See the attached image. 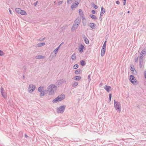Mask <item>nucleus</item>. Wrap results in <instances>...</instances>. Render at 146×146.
<instances>
[{
	"label": "nucleus",
	"instance_id": "10",
	"mask_svg": "<svg viewBox=\"0 0 146 146\" xmlns=\"http://www.w3.org/2000/svg\"><path fill=\"white\" fill-rule=\"evenodd\" d=\"M79 25L77 24H76V23H74L71 29L72 31H73L75 29H76L78 27Z\"/></svg>",
	"mask_w": 146,
	"mask_h": 146
},
{
	"label": "nucleus",
	"instance_id": "22",
	"mask_svg": "<svg viewBox=\"0 0 146 146\" xmlns=\"http://www.w3.org/2000/svg\"><path fill=\"white\" fill-rule=\"evenodd\" d=\"M143 62V60H139V67L141 68H142Z\"/></svg>",
	"mask_w": 146,
	"mask_h": 146
},
{
	"label": "nucleus",
	"instance_id": "38",
	"mask_svg": "<svg viewBox=\"0 0 146 146\" xmlns=\"http://www.w3.org/2000/svg\"><path fill=\"white\" fill-rule=\"evenodd\" d=\"M78 67V65L77 64H75L73 66V68L74 69H76Z\"/></svg>",
	"mask_w": 146,
	"mask_h": 146
},
{
	"label": "nucleus",
	"instance_id": "24",
	"mask_svg": "<svg viewBox=\"0 0 146 146\" xmlns=\"http://www.w3.org/2000/svg\"><path fill=\"white\" fill-rule=\"evenodd\" d=\"M81 78V77L79 76H76L74 77V80H80Z\"/></svg>",
	"mask_w": 146,
	"mask_h": 146
},
{
	"label": "nucleus",
	"instance_id": "17",
	"mask_svg": "<svg viewBox=\"0 0 146 146\" xmlns=\"http://www.w3.org/2000/svg\"><path fill=\"white\" fill-rule=\"evenodd\" d=\"M82 23L83 25L85 26L86 25V19L85 17H83L82 18Z\"/></svg>",
	"mask_w": 146,
	"mask_h": 146
},
{
	"label": "nucleus",
	"instance_id": "28",
	"mask_svg": "<svg viewBox=\"0 0 146 146\" xmlns=\"http://www.w3.org/2000/svg\"><path fill=\"white\" fill-rule=\"evenodd\" d=\"M20 14L22 15H26L27 14L26 12L24 10H21V11L20 13Z\"/></svg>",
	"mask_w": 146,
	"mask_h": 146
},
{
	"label": "nucleus",
	"instance_id": "45",
	"mask_svg": "<svg viewBox=\"0 0 146 146\" xmlns=\"http://www.w3.org/2000/svg\"><path fill=\"white\" fill-rule=\"evenodd\" d=\"M45 39V37H44L42 38H40L38 40L39 41H42V40H44Z\"/></svg>",
	"mask_w": 146,
	"mask_h": 146
},
{
	"label": "nucleus",
	"instance_id": "36",
	"mask_svg": "<svg viewBox=\"0 0 146 146\" xmlns=\"http://www.w3.org/2000/svg\"><path fill=\"white\" fill-rule=\"evenodd\" d=\"M130 69L131 71H133L135 69L134 66L133 65V67H132L131 66H130Z\"/></svg>",
	"mask_w": 146,
	"mask_h": 146
},
{
	"label": "nucleus",
	"instance_id": "52",
	"mask_svg": "<svg viewBox=\"0 0 146 146\" xmlns=\"http://www.w3.org/2000/svg\"><path fill=\"white\" fill-rule=\"evenodd\" d=\"M23 79H24L25 78V76L24 75H23Z\"/></svg>",
	"mask_w": 146,
	"mask_h": 146
},
{
	"label": "nucleus",
	"instance_id": "6",
	"mask_svg": "<svg viewBox=\"0 0 146 146\" xmlns=\"http://www.w3.org/2000/svg\"><path fill=\"white\" fill-rule=\"evenodd\" d=\"M130 80L131 82L134 85H136L138 84L137 81L134 76L132 75L130 76Z\"/></svg>",
	"mask_w": 146,
	"mask_h": 146
},
{
	"label": "nucleus",
	"instance_id": "3",
	"mask_svg": "<svg viewBox=\"0 0 146 146\" xmlns=\"http://www.w3.org/2000/svg\"><path fill=\"white\" fill-rule=\"evenodd\" d=\"M65 98V95L64 94L59 95L57 98H55L52 101L53 103H56L58 102H59L64 100Z\"/></svg>",
	"mask_w": 146,
	"mask_h": 146
},
{
	"label": "nucleus",
	"instance_id": "5",
	"mask_svg": "<svg viewBox=\"0 0 146 146\" xmlns=\"http://www.w3.org/2000/svg\"><path fill=\"white\" fill-rule=\"evenodd\" d=\"M146 55V49H143L140 53L139 60H143L144 57Z\"/></svg>",
	"mask_w": 146,
	"mask_h": 146
},
{
	"label": "nucleus",
	"instance_id": "23",
	"mask_svg": "<svg viewBox=\"0 0 146 146\" xmlns=\"http://www.w3.org/2000/svg\"><path fill=\"white\" fill-rule=\"evenodd\" d=\"M21 10V8H17L15 9V11L18 14H20Z\"/></svg>",
	"mask_w": 146,
	"mask_h": 146
},
{
	"label": "nucleus",
	"instance_id": "9",
	"mask_svg": "<svg viewBox=\"0 0 146 146\" xmlns=\"http://www.w3.org/2000/svg\"><path fill=\"white\" fill-rule=\"evenodd\" d=\"M66 81L64 79H60L58 80L56 83V84L59 86L60 85H62L64 83H66Z\"/></svg>",
	"mask_w": 146,
	"mask_h": 146
},
{
	"label": "nucleus",
	"instance_id": "18",
	"mask_svg": "<svg viewBox=\"0 0 146 146\" xmlns=\"http://www.w3.org/2000/svg\"><path fill=\"white\" fill-rule=\"evenodd\" d=\"M79 4V3L77 2L76 3H73L71 6V8L72 9H73V8H76L78 6V5Z\"/></svg>",
	"mask_w": 146,
	"mask_h": 146
},
{
	"label": "nucleus",
	"instance_id": "30",
	"mask_svg": "<svg viewBox=\"0 0 146 146\" xmlns=\"http://www.w3.org/2000/svg\"><path fill=\"white\" fill-rule=\"evenodd\" d=\"M84 40L85 42L87 44H88L89 43V40L88 38H86V37H85L84 38Z\"/></svg>",
	"mask_w": 146,
	"mask_h": 146
},
{
	"label": "nucleus",
	"instance_id": "34",
	"mask_svg": "<svg viewBox=\"0 0 146 146\" xmlns=\"http://www.w3.org/2000/svg\"><path fill=\"white\" fill-rule=\"evenodd\" d=\"M74 0H67V3L68 4H71L72 3Z\"/></svg>",
	"mask_w": 146,
	"mask_h": 146
},
{
	"label": "nucleus",
	"instance_id": "40",
	"mask_svg": "<svg viewBox=\"0 0 146 146\" xmlns=\"http://www.w3.org/2000/svg\"><path fill=\"white\" fill-rule=\"evenodd\" d=\"M4 52L2 50H0V56H2L4 55Z\"/></svg>",
	"mask_w": 146,
	"mask_h": 146
},
{
	"label": "nucleus",
	"instance_id": "55",
	"mask_svg": "<svg viewBox=\"0 0 146 146\" xmlns=\"http://www.w3.org/2000/svg\"><path fill=\"white\" fill-rule=\"evenodd\" d=\"M49 60L50 61H51V60H52V59H49Z\"/></svg>",
	"mask_w": 146,
	"mask_h": 146
},
{
	"label": "nucleus",
	"instance_id": "48",
	"mask_svg": "<svg viewBox=\"0 0 146 146\" xmlns=\"http://www.w3.org/2000/svg\"><path fill=\"white\" fill-rule=\"evenodd\" d=\"M116 3L118 5H119L120 4V2L119 1H117Z\"/></svg>",
	"mask_w": 146,
	"mask_h": 146
},
{
	"label": "nucleus",
	"instance_id": "14",
	"mask_svg": "<svg viewBox=\"0 0 146 146\" xmlns=\"http://www.w3.org/2000/svg\"><path fill=\"white\" fill-rule=\"evenodd\" d=\"M111 87L110 86L106 85L104 87V89L107 91L108 92H109L110 91V89H111Z\"/></svg>",
	"mask_w": 146,
	"mask_h": 146
},
{
	"label": "nucleus",
	"instance_id": "21",
	"mask_svg": "<svg viewBox=\"0 0 146 146\" xmlns=\"http://www.w3.org/2000/svg\"><path fill=\"white\" fill-rule=\"evenodd\" d=\"M45 44L44 42L40 43L37 44L36 46L37 47H40L45 45Z\"/></svg>",
	"mask_w": 146,
	"mask_h": 146
},
{
	"label": "nucleus",
	"instance_id": "46",
	"mask_svg": "<svg viewBox=\"0 0 146 146\" xmlns=\"http://www.w3.org/2000/svg\"><path fill=\"white\" fill-rule=\"evenodd\" d=\"M92 12L93 14H95L96 13V11L94 10H92Z\"/></svg>",
	"mask_w": 146,
	"mask_h": 146
},
{
	"label": "nucleus",
	"instance_id": "56",
	"mask_svg": "<svg viewBox=\"0 0 146 146\" xmlns=\"http://www.w3.org/2000/svg\"><path fill=\"white\" fill-rule=\"evenodd\" d=\"M102 83H101L100 84V85H102Z\"/></svg>",
	"mask_w": 146,
	"mask_h": 146
},
{
	"label": "nucleus",
	"instance_id": "58",
	"mask_svg": "<svg viewBox=\"0 0 146 146\" xmlns=\"http://www.w3.org/2000/svg\"><path fill=\"white\" fill-rule=\"evenodd\" d=\"M56 1H55L54 2V3H56Z\"/></svg>",
	"mask_w": 146,
	"mask_h": 146
},
{
	"label": "nucleus",
	"instance_id": "37",
	"mask_svg": "<svg viewBox=\"0 0 146 146\" xmlns=\"http://www.w3.org/2000/svg\"><path fill=\"white\" fill-rule=\"evenodd\" d=\"M138 60V57L137 56L136 57L135 59V62L137 63Z\"/></svg>",
	"mask_w": 146,
	"mask_h": 146
},
{
	"label": "nucleus",
	"instance_id": "50",
	"mask_svg": "<svg viewBox=\"0 0 146 146\" xmlns=\"http://www.w3.org/2000/svg\"><path fill=\"white\" fill-rule=\"evenodd\" d=\"M100 17V18H99V19H100V21H102V17Z\"/></svg>",
	"mask_w": 146,
	"mask_h": 146
},
{
	"label": "nucleus",
	"instance_id": "11",
	"mask_svg": "<svg viewBox=\"0 0 146 146\" xmlns=\"http://www.w3.org/2000/svg\"><path fill=\"white\" fill-rule=\"evenodd\" d=\"M81 21V19L80 17H78L75 20L74 23L79 25Z\"/></svg>",
	"mask_w": 146,
	"mask_h": 146
},
{
	"label": "nucleus",
	"instance_id": "25",
	"mask_svg": "<svg viewBox=\"0 0 146 146\" xmlns=\"http://www.w3.org/2000/svg\"><path fill=\"white\" fill-rule=\"evenodd\" d=\"M81 72L82 70L80 69H78L75 71V73L76 74H78L80 73Z\"/></svg>",
	"mask_w": 146,
	"mask_h": 146
},
{
	"label": "nucleus",
	"instance_id": "12",
	"mask_svg": "<svg viewBox=\"0 0 146 146\" xmlns=\"http://www.w3.org/2000/svg\"><path fill=\"white\" fill-rule=\"evenodd\" d=\"M89 26H90L92 29H94L96 28V25L94 23H90L89 24Z\"/></svg>",
	"mask_w": 146,
	"mask_h": 146
},
{
	"label": "nucleus",
	"instance_id": "53",
	"mask_svg": "<svg viewBox=\"0 0 146 146\" xmlns=\"http://www.w3.org/2000/svg\"><path fill=\"white\" fill-rule=\"evenodd\" d=\"M25 137H26V138H27V137H28V136H27V135L26 134H25Z\"/></svg>",
	"mask_w": 146,
	"mask_h": 146
},
{
	"label": "nucleus",
	"instance_id": "54",
	"mask_svg": "<svg viewBox=\"0 0 146 146\" xmlns=\"http://www.w3.org/2000/svg\"><path fill=\"white\" fill-rule=\"evenodd\" d=\"M106 41L104 42V44L105 43V44H106Z\"/></svg>",
	"mask_w": 146,
	"mask_h": 146
},
{
	"label": "nucleus",
	"instance_id": "41",
	"mask_svg": "<svg viewBox=\"0 0 146 146\" xmlns=\"http://www.w3.org/2000/svg\"><path fill=\"white\" fill-rule=\"evenodd\" d=\"M88 81H89V82H90V80H91L90 75V74H89L88 75Z\"/></svg>",
	"mask_w": 146,
	"mask_h": 146
},
{
	"label": "nucleus",
	"instance_id": "26",
	"mask_svg": "<svg viewBox=\"0 0 146 146\" xmlns=\"http://www.w3.org/2000/svg\"><path fill=\"white\" fill-rule=\"evenodd\" d=\"M60 46H58V47H57L56 49L54 50L53 51V52H54L55 53V56L57 54V53L58 52V50L59 48L60 47Z\"/></svg>",
	"mask_w": 146,
	"mask_h": 146
},
{
	"label": "nucleus",
	"instance_id": "59",
	"mask_svg": "<svg viewBox=\"0 0 146 146\" xmlns=\"http://www.w3.org/2000/svg\"><path fill=\"white\" fill-rule=\"evenodd\" d=\"M123 1H126V0H123Z\"/></svg>",
	"mask_w": 146,
	"mask_h": 146
},
{
	"label": "nucleus",
	"instance_id": "13",
	"mask_svg": "<svg viewBox=\"0 0 146 146\" xmlns=\"http://www.w3.org/2000/svg\"><path fill=\"white\" fill-rule=\"evenodd\" d=\"M84 48V46L82 44H81V45L80 46L79 48V51L82 53L83 51V49Z\"/></svg>",
	"mask_w": 146,
	"mask_h": 146
},
{
	"label": "nucleus",
	"instance_id": "51",
	"mask_svg": "<svg viewBox=\"0 0 146 146\" xmlns=\"http://www.w3.org/2000/svg\"><path fill=\"white\" fill-rule=\"evenodd\" d=\"M9 11L11 14V11L10 9H9Z\"/></svg>",
	"mask_w": 146,
	"mask_h": 146
},
{
	"label": "nucleus",
	"instance_id": "1",
	"mask_svg": "<svg viewBox=\"0 0 146 146\" xmlns=\"http://www.w3.org/2000/svg\"><path fill=\"white\" fill-rule=\"evenodd\" d=\"M57 89L56 86L54 84H51L47 88V91L48 92V94L49 95H52L54 93V89L56 90Z\"/></svg>",
	"mask_w": 146,
	"mask_h": 146
},
{
	"label": "nucleus",
	"instance_id": "15",
	"mask_svg": "<svg viewBox=\"0 0 146 146\" xmlns=\"http://www.w3.org/2000/svg\"><path fill=\"white\" fill-rule=\"evenodd\" d=\"M45 58V56L42 55H37L35 57V58L37 59H43Z\"/></svg>",
	"mask_w": 146,
	"mask_h": 146
},
{
	"label": "nucleus",
	"instance_id": "16",
	"mask_svg": "<svg viewBox=\"0 0 146 146\" xmlns=\"http://www.w3.org/2000/svg\"><path fill=\"white\" fill-rule=\"evenodd\" d=\"M105 12V10L102 7L101 9V11L100 12V17H102L103 14Z\"/></svg>",
	"mask_w": 146,
	"mask_h": 146
},
{
	"label": "nucleus",
	"instance_id": "20",
	"mask_svg": "<svg viewBox=\"0 0 146 146\" xmlns=\"http://www.w3.org/2000/svg\"><path fill=\"white\" fill-rule=\"evenodd\" d=\"M105 49L102 48L101 53V55L102 57L105 54Z\"/></svg>",
	"mask_w": 146,
	"mask_h": 146
},
{
	"label": "nucleus",
	"instance_id": "42",
	"mask_svg": "<svg viewBox=\"0 0 146 146\" xmlns=\"http://www.w3.org/2000/svg\"><path fill=\"white\" fill-rule=\"evenodd\" d=\"M102 48L105 49L106 48V44L105 43L104 44L102 47Z\"/></svg>",
	"mask_w": 146,
	"mask_h": 146
},
{
	"label": "nucleus",
	"instance_id": "7",
	"mask_svg": "<svg viewBox=\"0 0 146 146\" xmlns=\"http://www.w3.org/2000/svg\"><path fill=\"white\" fill-rule=\"evenodd\" d=\"M36 86L32 84H30L28 88V92L29 93H32L35 90Z\"/></svg>",
	"mask_w": 146,
	"mask_h": 146
},
{
	"label": "nucleus",
	"instance_id": "31",
	"mask_svg": "<svg viewBox=\"0 0 146 146\" xmlns=\"http://www.w3.org/2000/svg\"><path fill=\"white\" fill-rule=\"evenodd\" d=\"M80 63V64L82 66H84L86 64L85 61L83 60L81 61Z\"/></svg>",
	"mask_w": 146,
	"mask_h": 146
},
{
	"label": "nucleus",
	"instance_id": "47",
	"mask_svg": "<svg viewBox=\"0 0 146 146\" xmlns=\"http://www.w3.org/2000/svg\"><path fill=\"white\" fill-rule=\"evenodd\" d=\"M37 3H38V1H37L36 2H35L34 3V5L35 6H36L37 5Z\"/></svg>",
	"mask_w": 146,
	"mask_h": 146
},
{
	"label": "nucleus",
	"instance_id": "27",
	"mask_svg": "<svg viewBox=\"0 0 146 146\" xmlns=\"http://www.w3.org/2000/svg\"><path fill=\"white\" fill-rule=\"evenodd\" d=\"M76 54H75V53H73V55H72V57H71V58L72 59V60H74L76 59Z\"/></svg>",
	"mask_w": 146,
	"mask_h": 146
},
{
	"label": "nucleus",
	"instance_id": "43",
	"mask_svg": "<svg viewBox=\"0 0 146 146\" xmlns=\"http://www.w3.org/2000/svg\"><path fill=\"white\" fill-rule=\"evenodd\" d=\"M62 2H63V1H60L58 2V5H59L60 4H61L62 3Z\"/></svg>",
	"mask_w": 146,
	"mask_h": 146
},
{
	"label": "nucleus",
	"instance_id": "35",
	"mask_svg": "<svg viewBox=\"0 0 146 146\" xmlns=\"http://www.w3.org/2000/svg\"><path fill=\"white\" fill-rule=\"evenodd\" d=\"M44 91L40 92V96H44Z\"/></svg>",
	"mask_w": 146,
	"mask_h": 146
},
{
	"label": "nucleus",
	"instance_id": "19",
	"mask_svg": "<svg viewBox=\"0 0 146 146\" xmlns=\"http://www.w3.org/2000/svg\"><path fill=\"white\" fill-rule=\"evenodd\" d=\"M79 15L82 18L83 17H84V15L83 14V12L82 11V10L81 9H80L79 10Z\"/></svg>",
	"mask_w": 146,
	"mask_h": 146
},
{
	"label": "nucleus",
	"instance_id": "49",
	"mask_svg": "<svg viewBox=\"0 0 146 146\" xmlns=\"http://www.w3.org/2000/svg\"><path fill=\"white\" fill-rule=\"evenodd\" d=\"M126 1H123V5H125V3H126Z\"/></svg>",
	"mask_w": 146,
	"mask_h": 146
},
{
	"label": "nucleus",
	"instance_id": "44",
	"mask_svg": "<svg viewBox=\"0 0 146 146\" xmlns=\"http://www.w3.org/2000/svg\"><path fill=\"white\" fill-rule=\"evenodd\" d=\"M93 7L96 9H97L98 8V6L95 4H94Z\"/></svg>",
	"mask_w": 146,
	"mask_h": 146
},
{
	"label": "nucleus",
	"instance_id": "2",
	"mask_svg": "<svg viewBox=\"0 0 146 146\" xmlns=\"http://www.w3.org/2000/svg\"><path fill=\"white\" fill-rule=\"evenodd\" d=\"M114 107L117 112L120 113L121 111V104L118 101L114 100Z\"/></svg>",
	"mask_w": 146,
	"mask_h": 146
},
{
	"label": "nucleus",
	"instance_id": "32",
	"mask_svg": "<svg viewBox=\"0 0 146 146\" xmlns=\"http://www.w3.org/2000/svg\"><path fill=\"white\" fill-rule=\"evenodd\" d=\"M78 82H75L72 84V86L73 87L76 86L78 85Z\"/></svg>",
	"mask_w": 146,
	"mask_h": 146
},
{
	"label": "nucleus",
	"instance_id": "8",
	"mask_svg": "<svg viewBox=\"0 0 146 146\" xmlns=\"http://www.w3.org/2000/svg\"><path fill=\"white\" fill-rule=\"evenodd\" d=\"M1 94L3 97L5 99H7V97L6 93L5 91L4 88L2 87L1 88Z\"/></svg>",
	"mask_w": 146,
	"mask_h": 146
},
{
	"label": "nucleus",
	"instance_id": "39",
	"mask_svg": "<svg viewBox=\"0 0 146 146\" xmlns=\"http://www.w3.org/2000/svg\"><path fill=\"white\" fill-rule=\"evenodd\" d=\"M111 96H112V94L111 93H110L109 94V102H110L111 99Z\"/></svg>",
	"mask_w": 146,
	"mask_h": 146
},
{
	"label": "nucleus",
	"instance_id": "33",
	"mask_svg": "<svg viewBox=\"0 0 146 146\" xmlns=\"http://www.w3.org/2000/svg\"><path fill=\"white\" fill-rule=\"evenodd\" d=\"M43 88H44V87H41V86L39 87L38 88V91L39 92L42 91V90Z\"/></svg>",
	"mask_w": 146,
	"mask_h": 146
},
{
	"label": "nucleus",
	"instance_id": "57",
	"mask_svg": "<svg viewBox=\"0 0 146 146\" xmlns=\"http://www.w3.org/2000/svg\"><path fill=\"white\" fill-rule=\"evenodd\" d=\"M127 13H130V11H128L127 12Z\"/></svg>",
	"mask_w": 146,
	"mask_h": 146
},
{
	"label": "nucleus",
	"instance_id": "4",
	"mask_svg": "<svg viewBox=\"0 0 146 146\" xmlns=\"http://www.w3.org/2000/svg\"><path fill=\"white\" fill-rule=\"evenodd\" d=\"M66 107L65 105L61 106L57 108V112L58 113H62L64 111Z\"/></svg>",
	"mask_w": 146,
	"mask_h": 146
},
{
	"label": "nucleus",
	"instance_id": "29",
	"mask_svg": "<svg viewBox=\"0 0 146 146\" xmlns=\"http://www.w3.org/2000/svg\"><path fill=\"white\" fill-rule=\"evenodd\" d=\"M90 17L93 19L96 20L97 19L96 17L94 15L91 14L90 15Z\"/></svg>",
	"mask_w": 146,
	"mask_h": 146
}]
</instances>
